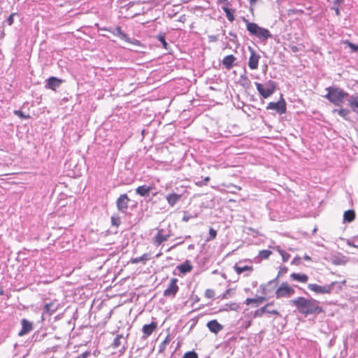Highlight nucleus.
I'll return each instance as SVG.
<instances>
[{"label": "nucleus", "instance_id": "603ef678", "mask_svg": "<svg viewBox=\"0 0 358 358\" xmlns=\"http://www.w3.org/2000/svg\"><path fill=\"white\" fill-rule=\"evenodd\" d=\"M220 3H224V6H229V1L228 0H217Z\"/></svg>", "mask_w": 358, "mask_h": 358}, {"label": "nucleus", "instance_id": "4c0bfd02", "mask_svg": "<svg viewBox=\"0 0 358 358\" xmlns=\"http://www.w3.org/2000/svg\"><path fill=\"white\" fill-rule=\"evenodd\" d=\"M217 236V231L213 228H210L209 229V237L207 238L206 241H210L215 238Z\"/></svg>", "mask_w": 358, "mask_h": 358}, {"label": "nucleus", "instance_id": "dca6fc26", "mask_svg": "<svg viewBox=\"0 0 358 358\" xmlns=\"http://www.w3.org/2000/svg\"><path fill=\"white\" fill-rule=\"evenodd\" d=\"M21 324H22V329L18 334L19 336H22L25 334H27L33 329L32 323L26 319H22L21 321Z\"/></svg>", "mask_w": 358, "mask_h": 358}, {"label": "nucleus", "instance_id": "a19ab883", "mask_svg": "<svg viewBox=\"0 0 358 358\" xmlns=\"http://www.w3.org/2000/svg\"><path fill=\"white\" fill-rule=\"evenodd\" d=\"M205 296L208 299H213L215 296V291L211 289L206 290Z\"/></svg>", "mask_w": 358, "mask_h": 358}, {"label": "nucleus", "instance_id": "de8ad7c7", "mask_svg": "<svg viewBox=\"0 0 358 358\" xmlns=\"http://www.w3.org/2000/svg\"><path fill=\"white\" fill-rule=\"evenodd\" d=\"M208 39L210 42H215L218 40V37L215 35H210L208 36Z\"/></svg>", "mask_w": 358, "mask_h": 358}, {"label": "nucleus", "instance_id": "393cba45", "mask_svg": "<svg viewBox=\"0 0 358 358\" xmlns=\"http://www.w3.org/2000/svg\"><path fill=\"white\" fill-rule=\"evenodd\" d=\"M348 103L349 106L352 108V110L358 113V96H350Z\"/></svg>", "mask_w": 358, "mask_h": 358}, {"label": "nucleus", "instance_id": "ddd939ff", "mask_svg": "<svg viewBox=\"0 0 358 358\" xmlns=\"http://www.w3.org/2000/svg\"><path fill=\"white\" fill-rule=\"evenodd\" d=\"M62 80L57 78L56 77H50L46 80L45 87L48 89H51L52 90H56L61 84L62 83Z\"/></svg>", "mask_w": 358, "mask_h": 358}, {"label": "nucleus", "instance_id": "7ed1b4c3", "mask_svg": "<svg viewBox=\"0 0 358 358\" xmlns=\"http://www.w3.org/2000/svg\"><path fill=\"white\" fill-rule=\"evenodd\" d=\"M243 20L245 22L246 29L251 36L257 37L262 41H265L268 38H272L273 36L268 29L261 27L255 22H250L245 17Z\"/></svg>", "mask_w": 358, "mask_h": 358}, {"label": "nucleus", "instance_id": "5701e85b", "mask_svg": "<svg viewBox=\"0 0 358 358\" xmlns=\"http://www.w3.org/2000/svg\"><path fill=\"white\" fill-rule=\"evenodd\" d=\"M177 268L180 273L184 274L190 272L193 268L192 266L190 264L188 260H187L185 263L178 266Z\"/></svg>", "mask_w": 358, "mask_h": 358}, {"label": "nucleus", "instance_id": "9d476101", "mask_svg": "<svg viewBox=\"0 0 358 358\" xmlns=\"http://www.w3.org/2000/svg\"><path fill=\"white\" fill-rule=\"evenodd\" d=\"M103 29L110 31L113 35L117 36L120 39L124 40L128 43H134V44H137L138 43V41H136L135 42H132L130 40V38L128 37V36L121 30L120 27H117L115 28H109V29L103 28Z\"/></svg>", "mask_w": 358, "mask_h": 358}, {"label": "nucleus", "instance_id": "f8f14e48", "mask_svg": "<svg viewBox=\"0 0 358 358\" xmlns=\"http://www.w3.org/2000/svg\"><path fill=\"white\" fill-rule=\"evenodd\" d=\"M270 306H271V303H267L266 306L255 310V312L254 313V317H262V315L266 313H268V314H271V315H279V313L277 310H271L268 308Z\"/></svg>", "mask_w": 358, "mask_h": 358}, {"label": "nucleus", "instance_id": "864d4df0", "mask_svg": "<svg viewBox=\"0 0 358 358\" xmlns=\"http://www.w3.org/2000/svg\"><path fill=\"white\" fill-rule=\"evenodd\" d=\"M258 0H249V3L250 5L255 4Z\"/></svg>", "mask_w": 358, "mask_h": 358}, {"label": "nucleus", "instance_id": "a18cd8bd", "mask_svg": "<svg viewBox=\"0 0 358 358\" xmlns=\"http://www.w3.org/2000/svg\"><path fill=\"white\" fill-rule=\"evenodd\" d=\"M209 180H210V177L207 176V177H206V178L203 179V180H201V181H200V182H196V184H197V185H200V186H201V185H207V183H208V182Z\"/></svg>", "mask_w": 358, "mask_h": 358}, {"label": "nucleus", "instance_id": "423d86ee", "mask_svg": "<svg viewBox=\"0 0 358 358\" xmlns=\"http://www.w3.org/2000/svg\"><path fill=\"white\" fill-rule=\"evenodd\" d=\"M336 282H333L330 285H326L324 286H320L317 284H308V288L317 294H329L334 289Z\"/></svg>", "mask_w": 358, "mask_h": 358}, {"label": "nucleus", "instance_id": "4468645a", "mask_svg": "<svg viewBox=\"0 0 358 358\" xmlns=\"http://www.w3.org/2000/svg\"><path fill=\"white\" fill-rule=\"evenodd\" d=\"M157 324L155 322H152L149 324L143 325L142 328V331L143 333V338L146 339L152 334V332L157 329Z\"/></svg>", "mask_w": 358, "mask_h": 358}, {"label": "nucleus", "instance_id": "b1692460", "mask_svg": "<svg viewBox=\"0 0 358 358\" xmlns=\"http://www.w3.org/2000/svg\"><path fill=\"white\" fill-rule=\"evenodd\" d=\"M290 277L292 280L299 281L301 282H306L308 280V275L304 273H293L290 275Z\"/></svg>", "mask_w": 358, "mask_h": 358}, {"label": "nucleus", "instance_id": "09e8293b", "mask_svg": "<svg viewBox=\"0 0 358 358\" xmlns=\"http://www.w3.org/2000/svg\"><path fill=\"white\" fill-rule=\"evenodd\" d=\"M255 300V303H257V305L262 303L264 300V298L262 297V296H259V297H257L256 299H254Z\"/></svg>", "mask_w": 358, "mask_h": 358}, {"label": "nucleus", "instance_id": "20e7f679", "mask_svg": "<svg viewBox=\"0 0 358 358\" xmlns=\"http://www.w3.org/2000/svg\"><path fill=\"white\" fill-rule=\"evenodd\" d=\"M257 90L261 96L267 99L271 96L276 90L277 83L271 80L266 81L264 84L255 83Z\"/></svg>", "mask_w": 358, "mask_h": 358}, {"label": "nucleus", "instance_id": "0eeeda50", "mask_svg": "<svg viewBox=\"0 0 358 358\" xmlns=\"http://www.w3.org/2000/svg\"><path fill=\"white\" fill-rule=\"evenodd\" d=\"M267 110H275L279 114H283L286 112V103L282 97L280 96V99L277 102H270L266 106Z\"/></svg>", "mask_w": 358, "mask_h": 358}, {"label": "nucleus", "instance_id": "8fccbe9b", "mask_svg": "<svg viewBox=\"0 0 358 358\" xmlns=\"http://www.w3.org/2000/svg\"><path fill=\"white\" fill-rule=\"evenodd\" d=\"M90 353L89 352H85L80 354V355H78V357H80V358H86L90 355Z\"/></svg>", "mask_w": 358, "mask_h": 358}, {"label": "nucleus", "instance_id": "473e14b6", "mask_svg": "<svg viewBox=\"0 0 358 358\" xmlns=\"http://www.w3.org/2000/svg\"><path fill=\"white\" fill-rule=\"evenodd\" d=\"M287 271V268L286 267L281 268L280 270L278 272V274L277 277L275 279H273L272 280H270L268 282V284L271 285V284L274 283V284L276 285L278 283L279 276L280 275H282V273H286Z\"/></svg>", "mask_w": 358, "mask_h": 358}, {"label": "nucleus", "instance_id": "3c124183", "mask_svg": "<svg viewBox=\"0 0 358 358\" xmlns=\"http://www.w3.org/2000/svg\"><path fill=\"white\" fill-rule=\"evenodd\" d=\"M253 302H255L254 299L248 298V299H246L245 303L246 305H249V304H250V303H252Z\"/></svg>", "mask_w": 358, "mask_h": 358}, {"label": "nucleus", "instance_id": "79ce46f5", "mask_svg": "<svg viewBox=\"0 0 358 358\" xmlns=\"http://www.w3.org/2000/svg\"><path fill=\"white\" fill-rule=\"evenodd\" d=\"M16 15V13H11L9 17L7 18L6 20V22L8 23V24L9 26L12 25L13 24V22H14V16Z\"/></svg>", "mask_w": 358, "mask_h": 358}, {"label": "nucleus", "instance_id": "412c9836", "mask_svg": "<svg viewBox=\"0 0 358 358\" xmlns=\"http://www.w3.org/2000/svg\"><path fill=\"white\" fill-rule=\"evenodd\" d=\"M58 309V304L55 302H50L45 303L44 306V311L48 315H51L55 313Z\"/></svg>", "mask_w": 358, "mask_h": 358}, {"label": "nucleus", "instance_id": "bf43d9fd", "mask_svg": "<svg viewBox=\"0 0 358 358\" xmlns=\"http://www.w3.org/2000/svg\"><path fill=\"white\" fill-rule=\"evenodd\" d=\"M3 290L0 288V295H3Z\"/></svg>", "mask_w": 358, "mask_h": 358}, {"label": "nucleus", "instance_id": "13d9d810", "mask_svg": "<svg viewBox=\"0 0 358 358\" xmlns=\"http://www.w3.org/2000/svg\"><path fill=\"white\" fill-rule=\"evenodd\" d=\"M183 242H184V241H180V242H179V243H178L176 245H174V247H175V246H176V245H180V244L183 243ZM172 248H173V246Z\"/></svg>", "mask_w": 358, "mask_h": 358}, {"label": "nucleus", "instance_id": "49530a36", "mask_svg": "<svg viewBox=\"0 0 358 358\" xmlns=\"http://www.w3.org/2000/svg\"><path fill=\"white\" fill-rule=\"evenodd\" d=\"M193 217L191 215H187L186 213H185V215L182 219V220L183 222H188L191 218H192Z\"/></svg>", "mask_w": 358, "mask_h": 358}, {"label": "nucleus", "instance_id": "2f4dec72", "mask_svg": "<svg viewBox=\"0 0 358 358\" xmlns=\"http://www.w3.org/2000/svg\"><path fill=\"white\" fill-rule=\"evenodd\" d=\"M121 223L120 217L118 215L114 214L111 217V224L113 226L118 227Z\"/></svg>", "mask_w": 358, "mask_h": 358}, {"label": "nucleus", "instance_id": "e2e57ef3", "mask_svg": "<svg viewBox=\"0 0 358 358\" xmlns=\"http://www.w3.org/2000/svg\"><path fill=\"white\" fill-rule=\"evenodd\" d=\"M354 248H358V245H354Z\"/></svg>", "mask_w": 358, "mask_h": 358}, {"label": "nucleus", "instance_id": "cd10ccee", "mask_svg": "<svg viewBox=\"0 0 358 358\" xmlns=\"http://www.w3.org/2000/svg\"><path fill=\"white\" fill-rule=\"evenodd\" d=\"M234 270L236 271L237 274L239 275L244 271H252L253 270V268H252V266H241L236 264L234 266Z\"/></svg>", "mask_w": 358, "mask_h": 358}, {"label": "nucleus", "instance_id": "e433bc0d", "mask_svg": "<svg viewBox=\"0 0 358 358\" xmlns=\"http://www.w3.org/2000/svg\"><path fill=\"white\" fill-rule=\"evenodd\" d=\"M277 250L281 255L283 262H287L289 258V255L281 250L280 247H277Z\"/></svg>", "mask_w": 358, "mask_h": 358}, {"label": "nucleus", "instance_id": "a211bd4d", "mask_svg": "<svg viewBox=\"0 0 358 358\" xmlns=\"http://www.w3.org/2000/svg\"><path fill=\"white\" fill-rule=\"evenodd\" d=\"M163 229H159L157 234L154 237V243L156 245H161L170 237V234L163 235Z\"/></svg>", "mask_w": 358, "mask_h": 358}, {"label": "nucleus", "instance_id": "f704fd0d", "mask_svg": "<svg viewBox=\"0 0 358 358\" xmlns=\"http://www.w3.org/2000/svg\"><path fill=\"white\" fill-rule=\"evenodd\" d=\"M272 254L271 251L268 250H261L259 251V256L262 258V259H267L269 257V256Z\"/></svg>", "mask_w": 358, "mask_h": 358}, {"label": "nucleus", "instance_id": "c756f323", "mask_svg": "<svg viewBox=\"0 0 358 358\" xmlns=\"http://www.w3.org/2000/svg\"><path fill=\"white\" fill-rule=\"evenodd\" d=\"M240 85L244 87H249L250 85V80L248 79L245 74L241 75L240 77Z\"/></svg>", "mask_w": 358, "mask_h": 358}, {"label": "nucleus", "instance_id": "7c9ffc66", "mask_svg": "<svg viewBox=\"0 0 358 358\" xmlns=\"http://www.w3.org/2000/svg\"><path fill=\"white\" fill-rule=\"evenodd\" d=\"M222 10L226 14L227 18L229 21L233 22L234 20V15L231 10L229 8V6H222Z\"/></svg>", "mask_w": 358, "mask_h": 358}, {"label": "nucleus", "instance_id": "ea45409f", "mask_svg": "<svg viewBox=\"0 0 358 358\" xmlns=\"http://www.w3.org/2000/svg\"><path fill=\"white\" fill-rule=\"evenodd\" d=\"M182 358H198V355L194 351H189L185 353Z\"/></svg>", "mask_w": 358, "mask_h": 358}, {"label": "nucleus", "instance_id": "aec40b11", "mask_svg": "<svg viewBox=\"0 0 358 358\" xmlns=\"http://www.w3.org/2000/svg\"><path fill=\"white\" fill-rule=\"evenodd\" d=\"M152 189V187L147 185L139 186L136 189V193L141 196H148Z\"/></svg>", "mask_w": 358, "mask_h": 358}, {"label": "nucleus", "instance_id": "1a4fd4ad", "mask_svg": "<svg viewBox=\"0 0 358 358\" xmlns=\"http://www.w3.org/2000/svg\"><path fill=\"white\" fill-rule=\"evenodd\" d=\"M129 201L130 199L127 194H121L116 201L118 210L122 213H125L127 210Z\"/></svg>", "mask_w": 358, "mask_h": 358}, {"label": "nucleus", "instance_id": "4d7b16f0", "mask_svg": "<svg viewBox=\"0 0 358 358\" xmlns=\"http://www.w3.org/2000/svg\"><path fill=\"white\" fill-rule=\"evenodd\" d=\"M348 244L352 247H354V245H356L355 243H352L350 241H348Z\"/></svg>", "mask_w": 358, "mask_h": 358}, {"label": "nucleus", "instance_id": "f257e3e1", "mask_svg": "<svg viewBox=\"0 0 358 358\" xmlns=\"http://www.w3.org/2000/svg\"><path fill=\"white\" fill-rule=\"evenodd\" d=\"M290 305L296 307L298 311L304 316L309 315H318L324 312L323 308L319 306L320 302L317 300L308 299L299 296L289 301Z\"/></svg>", "mask_w": 358, "mask_h": 358}, {"label": "nucleus", "instance_id": "9b49d317", "mask_svg": "<svg viewBox=\"0 0 358 358\" xmlns=\"http://www.w3.org/2000/svg\"><path fill=\"white\" fill-rule=\"evenodd\" d=\"M178 279L172 278L168 287L164 291V296H175L178 292L179 287L177 285Z\"/></svg>", "mask_w": 358, "mask_h": 358}, {"label": "nucleus", "instance_id": "f3484780", "mask_svg": "<svg viewBox=\"0 0 358 358\" xmlns=\"http://www.w3.org/2000/svg\"><path fill=\"white\" fill-rule=\"evenodd\" d=\"M182 194L173 192L167 194L166 196V199L168 203L173 207L180 200Z\"/></svg>", "mask_w": 358, "mask_h": 358}, {"label": "nucleus", "instance_id": "4be33fe9", "mask_svg": "<svg viewBox=\"0 0 358 358\" xmlns=\"http://www.w3.org/2000/svg\"><path fill=\"white\" fill-rule=\"evenodd\" d=\"M355 212L354 210H348L343 214V222L350 223L355 219Z\"/></svg>", "mask_w": 358, "mask_h": 358}, {"label": "nucleus", "instance_id": "bb28decb", "mask_svg": "<svg viewBox=\"0 0 358 358\" xmlns=\"http://www.w3.org/2000/svg\"><path fill=\"white\" fill-rule=\"evenodd\" d=\"M149 259H150V255L148 254L145 253V254H143V255H141V257L131 259L130 262L132 264H138L141 262L145 263V262H147Z\"/></svg>", "mask_w": 358, "mask_h": 358}, {"label": "nucleus", "instance_id": "052dcab7", "mask_svg": "<svg viewBox=\"0 0 358 358\" xmlns=\"http://www.w3.org/2000/svg\"><path fill=\"white\" fill-rule=\"evenodd\" d=\"M190 237H191V236H190L189 235H188V236H185V238H190Z\"/></svg>", "mask_w": 358, "mask_h": 358}, {"label": "nucleus", "instance_id": "a878e982", "mask_svg": "<svg viewBox=\"0 0 358 358\" xmlns=\"http://www.w3.org/2000/svg\"><path fill=\"white\" fill-rule=\"evenodd\" d=\"M332 113H338V114L341 117H342L345 120H348V115L350 114V110L348 109H346V108L334 109L332 110Z\"/></svg>", "mask_w": 358, "mask_h": 358}, {"label": "nucleus", "instance_id": "c03bdc74", "mask_svg": "<svg viewBox=\"0 0 358 358\" xmlns=\"http://www.w3.org/2000/svg\"><path fill=\"white\" fill-rule=\"evenodd\" d=\"M229 35L232 37L231 38L229 39L230 41L236 43L238 42V38L236 34L231 31L229 32Z\"/></svg>", "mask_w": 358, "mask_h": 358}, {"label": "nucleus", "instance_id": "5fc2aeb1", "mask_svg": "<svg viewBox=\"0 0 358 358\" xmlns=\"http://www.w3.org/2000/svg\"><path fill=\"white\" fill-rule=\"evenodd\" d=\"M335 13L337 15H340V10L338 8H335Z\"/></svg>", "mask_w": 358, "mask_h": 358}, {"label": "nucleus", "instance_id": "c9c22d12", "mask_svg": "<svg viewBox=\"0 0 358 358\" xmlns=\"http://www.w3.org/2000/svg\"><path fill=\"white\" fill-rule=\"evenodd\" d=\"M13 113L20 117L21 119H29L30 118L29 115H25L22 110H15L13 111Z\"/></svg>", "mask_w": 358, "mask_h": 358}, {"label": "nucleus", "instance_id": "2eb2a0df", "mask_svg": "<svg viewBox=\"0 0 358 358\" xmlns=\"http://www.w3.org/2000/svg\"><path fill=\"white\" fill-rule=\"evenodd\" d=\"M206 326L212 333L215 334L223 329V326L220 324L216 320L209 321Z\"/></svg>", "mask_w": 358, "mask_h": 358}, {"label": "nucleus", "instance_id": "58836bf2", "mask_svg": "<svg viewBox=\"0 0 358 358\" xmlns=\"http://www.w3.org/2000/svg\"><path fill=\"white\" fill-rule=\"evenodd\" d=\"M157 38L162 43L163 48L167 50L169 45L165 40L164 36L159 34L157 36Z\"/></svg>", "mask_w": 358, "mask_h": 358}, {"label": "nucleus", "instance_id": "39448f33", "mask_svg": "<svg viewBox=\"0 0 358 358\" xmlns=\"http://www.w3.org/2000/svg\"><path fill=\"white\" fill-rule=\"evenodd\" d=\"M294 289L287 282H282L275 291V297L288 298L294 294Z\"/></svg>", "mask_w": 358, "mask_h": 358}, {"label": "nucleus", "instance_id": "37998d69", "mask_svg": "<svg viewBox=\"0 0 358 358\" xmlns=\"http://www.w3.org/2000/svg\"><path fill=\"white\" fill-rule=\"evenodd\" d=\"M348 46L350 48L352 51L358 52V45L351 42H348Z\"/></svg>", "mask_w": 358, "mask_h": 358}, {"label": "nucleus", "instance_id": "6ab92c4d", "mask_svg": "<svg viewBox=\"0 0 358 358\" xmlns=\"http://www.w3.org/2000/svg\"><path fill=\"white\" fill-rule=\"evenodd\" d=\"M236 58L233 55H229L224 57L222 64L227 69H231Z\"/></svg>", "mask_w": 358, "mask_h": 358}, {"label": "nucleus", "instance_id": "6e6552de", "mask_svg": "<svg viewBox=\"0 0 358 358\" xmlns=\"http://www.w3.org/2000/svg\"><path fill=\"white\" fill-rule=\"evenodd\" d=\"M248 50L250 52V56L248 61V66L252 70L257 69L258 68L260 55L256 53L255 50L250 46L248 47Z\"/></svg>", "mask_w": 358, "mask_h": 358}, {"label": "nucleus", "instance_id": "680f3d73", "mask_svg": "<svg viewBox=\"0 0 358 358\" xmlns=\"http://www.w3.org/2000/svg\"><path fill=\"white\" fill-rule=\"evenodd\" d=\"M341 0H336L335 3H339Z\"/></svg>", "mask_w": 358, "mask_h": 358}, {"label": "nucleus", "instance_id": "f03ea898", "mask_svg": "<svg viewBox=\"0 0 358 358\" xmlns=\"http://www.w3.org/2000/svg\"><path fill=\"white\" fill-rule=\"evenodd\" d=\"M325 90L327 91V94L324 96V98L329 100L335 106H341L345 99L349 96L348 92L338 87H329Z\"/></svg>", "mask_w": 358, "mask_h": 358}, {"label": "nucleus", "instance_id": "6e6d98bb", "mask_svg": "<svg viewBox=\"0 0 358 358\" xmlns=\"http://www.w3.org/2000/svg\"><path fill=\"white\" fill-rule=\"evenodd\" d=\"M303 258H304V259H306V260H310V257L308 255H306L304 256V257H303Z\"/></svg>", "mask_w": 358, "mask_h": 358}, {"label": "nucleus", "instance_id": "c85d7f7f", "mask_svg": "<svg viewBox=\"0 0 358 358\" xmlns=\"http://www.w3.org/2000/svg\"><path fill=\"white\" fill-rule=\"evenodd\" d=\"M170 341H171V338H170L169 335H168V336H166L165 339L159 345V353H162L164 352V350L166 348V345L170 343Z\"/></svg>", "mask_w": 358, "mask_h": 358}, {"label": "nucleus", "instance_id": "72a5a7b5", "mask_svg": "<svg viewBox=\"0 0 358 358\" xmlns=\"http://www.w3.org/2000/svg\"><path fill=\"white\" fill-rule=\"evenodd\" d=\"M123 338V336L121 334L117 335V336L115 338L113 343L112 344L113 347L114 348H118L121 345L120 340Z\"/></svg>", "mask_w": 358, "mask_h": 358}]
</instances>
